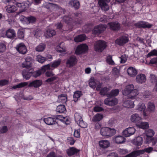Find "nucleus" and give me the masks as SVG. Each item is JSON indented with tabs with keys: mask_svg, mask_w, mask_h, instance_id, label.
Instances as JSON below:
<instances>
[{
	"mask_svg": "<svg viewBox=\"0 0 157 157\" xmlns=\"http://www.w3.org/2000/svg\"><path fill=\"white\" fill-rule=\"evenodd\" d=\"M122 94L125 95H129V98L134 99L139 94L138 90L134 89V86L133 84H129L126 86L124 90L122 91Z\"/></svg>",
	"mask_w": 157,
	"mask_h": 157,
	"instance_id": "obj_1",
	"label": "nucleus"
},
{
	"mask_svg": "<svg viewBox=\"0 0 157 157\" xmlns=\"http://www.w3.org/2000/svg\"><path fill=\"white\" fill-rule=\"evenodd\" d=\"M116 130L114 128H111L107 127L101 128L100 130V133L102 136L106 138H108L115 135Z\"/></svg>",
	"mask_w": 157,
	"mask_h": 157,
	"instance_id": "obj_2",
	"label": "nucleus"
},
{
	"mask_svg": "<svg viewBox=\"0 0 157 157\" xmlns=\"http://www.w3.org/2000/svg\"><path fill=\"white\" fill-rule=\"evenodd\" d=\"M107 46L106 42L102 40H99L94 44V49L97 52H101L106 48Z\"/></svg>",
	"mask_w": 157,
	"mask_h": 157,
	"instance_id": "obj_3",
	"label": "nucleus"
},
{
	"mask_svg": "<svg viewBox=\"0 0 157 157\" xmlns=\"http://www.w3.org/2000/svg\"><path fill=\"white\" fill-rule=\"evenodd\" d=\"M88 49V46L85 44H82L78 45L76 48L75 53L78 55L82 53H85Z\"/></svg>",
	"mask_w": 157,
	"mask_h": 157,
	"instance_id": "obj_4",
	"label": "nucleus"
},
{
	"mask_svg": "<svg viewBox=\"0 0 157 157\" xmlns=\"http://www.w3.org/2000/svg\"><path fill=\"white\" fill-rule=\"evenodd\" d=\"M33 60L29 56H27L25 58V61L22 63L21 67L23 68H29L32 66Z\"/></svg>",
	"mask_w": 157,
	"mask_h": 157,
	"instance_id": "obj_5",
	"label": "nucleus"
},
{
	"mask_svg": "<svg viewBox=\"0 0 157 157\" xmlns=\"http://www.w3.org/2000/svg\"><path fill=\"white\" fill-rule=\"evenodd\" d=\"M118 103V100L115 98H106L104 101L105 104L109 106H114L117 104Z\"/></svg>",
	"mask_w": 157,
	"mask_h": 157,
	"instance_id": "obj_6",
	"label": "nucleus"
},
{
	"mask_svg": "<svg viewBox=\"0 0 157 157\" xmlns=\"http://www.w3.org/2000/svg\"><path fill=\"white\" fill-rule=\"evenodd\" d=\"M16 48L19 53L25 54L27 52L26 47L23 43H20L17 44Z\"/></svg>",
	"mask_w": 157,
	"mask_h": 157,
	"instance_id": "obj_7",
	"label": "nucleus"
},
{
	"mask_svg": "<svg viewBox=\"0 0 157 157\" xmlns=\"http://www.w3.org/2000/svg\"><path fill=\"white\" fill-rule=\"evenodd\" d=\"M136 132V129L133 127L128 128L122 132V135L126 137H128L133 135Z\"/></svg>",
	"mask_w": 157,
	"mask_h": 157,
	"instance_id": "obj_8",
	"label": "nucleus"
},
{
	"mask_svg": "<svg viewBox=\"0 0 157 157\" xmlns=\"http://www.w3.org/2000/svg\"><path fill=\"white\" fill-rule=\"evenodd\" d=\"M98 3L101 9L103 10L106 11L109 9V6L107 3L109 2L110 0H98Z\"/></svg>",
	"mask_w": 157,
	"mask_h": 157,
	"instance_id": "obj_9",
	"label": "nucleus"
},
{
	"mask_svg": "<svg viewBox=\"0 0 157 157\" xmlns=\"http://www.w3.org/2000/svg\"><path fill=\"white\" fill-rule=\"evenodd\" d=\"M129 41L128 37L126 36H122L117 39L115 41V43L120 46H122L127 43Z\"/></svg>",
	"mask_w": 157,
	"mask_h": 157,
	"instance_id": "obj_10",
	"label": "nucleus"
},
{
	"mask_svg": "<svg viewBox=\"0 0 157 157\" xmlns=\"http://www.w3.org/2000/svg\"><path fill=\"white\" fill-rule=\"evenodd\" d=\"M136 27L139 28H151L152 26V24H149L145 21H139L135 24Z\"/></svg>",
	"mask_w": 157,
	"mask_h": 157,
	"instance_id": "obj_11",
	"label": "nucleus"
},
{
	"mask_svg": "<svg viewBox=\"0 0 157 157\" xmlns=\"http://www.w3.org/2000/svg\"><path fill=\"white\" fill-rule=\"evenodd\" d=\"M16 36V33L13 29H10L6 30V33L2 34L1 36L3 37H6L9 38H14Z\"/></svg>",
	"mask_w": 157,
	"mask_h": 157,
	"instance_id": "obj_12",
	"label": "nucleus"
},
{
	"mask_svg": "<svg viewBox=\"0 0 157 157\" xmlns=\"http://www.w3.org/2000/svg\"><path fill=\"white\" fill-rule=\"evenodd\" d=\"M30 5V4L28 1H26L22 3H17L16 6L20 8L19 10L21 12H23L26 10V8L29 7Z\"/></svg>",
	"mask_w": 157,
	"mask_h": 157,
	"instance_id": "obj_13",
	"label": "nucleus"
},
{
	"mask_svg": "<svg viewBox=\"0 0 157 157\" xmlns=\"http://www.w3.org/2000/svg\"><path fill=\"white\" fill-rule=\"evenodd\" d=\"M141 117L138 114L135 113L132 115L130 117V120L132 122L137 124L142 120Z\"/></svg>",
	"mask_w": 157,
	"mask_h": 157,
	"instance_id": "obj_14",
	"label": "nucleus"
},
{
	"mask_svg": "<svg viewBox=\"0 0 157 157\" xmlns=\"http://www.w3.org/2000/svg\"><path fill=\"white\" fill-rule=\"evenodd\" d=\"M106 26L105 25H100L96 26L94 29L93 32L94 33H100L105 30Z\"/></svg>",
	"mask_w": 157,
	"mask_h": 157,
	"instance_id": "obj_15",
	"label": "nucleus"
},
{
	"mask_svg": "<svg viewBox=\"0 0 157 157\" xmlns=\"http://www.w3.org/2000/svg\"><path fill=\"white\" fill-rule=\"evenodd\" d=\"M77 61L76 57L75 56H72L67 60L66 63L67 65L69 67H71L76 63Z\"/></svg>",
	"mask_w": 157,
	"mask_h": 157,
	"instance_id": "obj_16",
	"label": "nucleus"
},
{
	"mask_svg": "<svg viewBox=\"0 0 157 157\" xmlns=\"http://www.w3.org/2000/svg\"><path fill=\"white\" fill-rule=\"evenodd\" d=\"M123 106L126 108H132L134 107L135 105L133 101H131L129 99H125L123 102Z\"/></svg>",
	"mask_w": 157,
	"mask_h": 157,
	"instance_id": "obj_17",
	"label": "nucleus"
},
{
	"mask_svg": "<svg viewBox=\"0 0 157 157\" xmlns=\"http://www.w3.org/2000/svg\"><path fill=\"white\" fill-rule=\"evenodd\" d=\"M146 80L145 75L143 74H138L136 78V82L142 84L145 82Z\"/></svg>",
	"mask_w": 157,
	"mask_h": 157,
	"instance_id": "obj_18",
	"label": "nucleus"
},
{
	"mask_svg": "<svg viewBox=\"0 0 157 157\" xmlns=\"http://www.w3.org/2000/svg\"><path fill=\"white\" fill-rule=\"evenodd\" d=\"M42 84V81L41 80H36L30 82L28 85L29 87H33L38 88Z\"/></svg>",
	"mask_w": 157,
	"mask_h": 157,
	"instance_id": "obj_19",
	"label": "nucleus"
},
{
	"mask_svg": "<svg viewBox=\"0 0 157 157\" xmlns=\"http://www.w3.org/2000/svg\"><path fill=\"white\" fill-rule=\"evenodd\" d=\"M145 109L146 106L145 104L142 103H139L136 108V109L138 111H143V115L144 117L147 116L148 115L146 112L144 111Z\"/></svg>",
	"mask_w": 157,
	"mask_h": 157,
	"instance_id": "obj_20",
	"label": "nucleus"
},
{
	"mask_svg": "<svg viewBox=\"0 0 157 157\" xmlns=\"http://www.w3.org/2000/svg\"><path fill=\"white\" fill-rule=\"evenodd\" d=\"M143 141V138L141 136H138L133 140L132 143L136 146H140L142 144Z\"/></svg>",
	"mask_w": 157,
	"mask_h": 157,
	"instance_id": "obj_21",
	"label": "nucleus"
},
{
	"mask_svg": "<svg viewBox=\"0 0 157 157\" xmlns=\"http://www.w3.org/2000/svg\"><path fill=\"white\" fill-rule=\"evenodd\" d=\"M145 153L144 149L134 151L128 154L129 157H136Z\"/></svg>",
	"mask_w": 157,
	"mask_h": 157,
	"instance_id": "obj_22",
	"label": "nucleus"
},
{
	"mask_svg": "<svg viewBox=\"0 0 157 157\" xmlns=\"http://www.w3.org/2000/svg\"><path fill=\"white\" fill-rule=\"evenodd\" d=\"M147 110L150 113H153L155 110V106L153 102H148L147 105Z\"/></svg>",
	"mask_w": 157,
	"mask_h": 157,
	"instance_id": "obj_23",
	"label": "nucleus"
},
{
	"mask_svg": "<svg viewBox=\"0 0 157 157\" xmlns=\"http://www.w3.org/2000/svg\"><path fill=\"white\" fill-rule=\"evenodd\" d=\"M99 144L100 147L103 148L109 147L110 145L109 141L106 140H103L100 141Z\"/></svg>",
	"mask_w": 157,
	"mask_h": 157,
	"instance_id": "obj_24",
	"label": "nucleus"
},
{
	"mask_svg": "<svg viewBox=\"0 0 157 157\" xmlns=\"http://www.w3.org/2000/svg\"><path fill=\"white\" fill-rule=\"evenodd\" d=\"M113 140L117 144H121L125 142V139L122 136H114Z\"/></svg>",
	"mask_w": 157,
	"mask_h": 157,
	"instance_id": "obj_25",
	"label": "nucleus"
},
{
	"mask_svg": "<svg viewBox=\"0 0 157 157\" xmlns=\"http://www.w3.org/2000/svg\"><path fill=\"white\" fill-rule=\"evenodd\" d=\"M108 25L110 29L113 30H118L120 28V25L117 22L109 23H108Z\"/></svg>",
	"mask_w": 157,
	"mask_h": 157,
	"instance_id": "obj_26",
	"label": "nucleus"
},
{
	"mask_svg": "<svg viewBox=\"0 0 157 157\" xmlns=\"http://www.w3.org/2000/svg\"><path fill=\"white\" fill-rule=\"evenodd\" d=\"M127 73L129 76L133 77L137 74V71L134 67H130L127 69Z\"/></svg>",
	"mask_w": 157,
	"mask_h": 157,
	"instance_id": "obj_27",
	"label": "nucleus"
},
{
	"mask_svg": "<svg viewBox=\"0 0 157 157\" xmlns=\"http://www.w3.org/2000/svg\"><path fill=\"white\" fill-rule=\"evenodd\" d=\"M57 51L60 53H64L66 51V48L65 44L62 43L57 46L56 48Z\"/></svg>",
	"mask_w": 157,
	"mask_h": 157,
	"instance_id": "obj_28",
	"label": "nucleus"
},
{
	"mask_svg": "<svg viewBox=\"0 0 157 157\" xmlns=\"http://www.w3.org/2000/svg\"><path fill=\"white\" fill-rule=\"evenodd\" d=\"M44 122L47 124L51 125L55 124L56 123L55 118L51 117H48L43 119Z\"/></svg>",
	"mask_w": 157,
	"mask_h": 157,
	"instance_id": "obj_29",
	"label": "nucleus"
},
{
	"mask_svg": "<svg viewBox=\"0 0 157 157\" xmlns=\"http://www.w3.org/2000/svg\"><path fill=\"white\" fill-rule=\"evenodd\" d=\"M136 126L138 128L143 129H146L149 127V124L147 122H146L140 121Z\"/></svg>",
	"mask_w": 157,
	"mask_h": 157,
	"instance_id": "obj_30",
	"label": "nucleus"
},
{
	"mask_svg": "<svg viewBox=\"0 0 157 157\" xmlns=\"http://www.w3.org/2000/svg\"><path fill=\"white\" fill-rule=\"evenodd\" d=\"M56 34V32L54 30L47 29L44 33V36L48 38L52 37Z\"/></svg>",
	"mask_w": 157,
	"mask_h": 157,
	"instance_id": "obj_31",
	"label": "nucleus"
},
{
	"mask_svg": "<svg viewBox=\"0 0 157 157\" xmlns=\"http://www.w3.org/2000/svg\"><path fill=\"white\" fill-rule=\"evenodd\" d=\"M98 82V81L94 78L91 77L89 80V85L93 89H95L96 86Z\"/></svg>",
	"mask_w": 157,
	"mask_h": 157,
	"instance_id": "obj_32",
	"label": "nucleus"
},
{
	"mask_svg": "<svg viewBox=\"0 0 157 157\" xmlns=\"http://www.w3.org/2000/svg\"><path fill=\"white\" fill-rule=\"evenodd\" d=\"M69 4L75 9H78L80 6L79 2L77 0H71L69 2Z\"/></svg>",
	"mask_w": 157,
	"mask_h": 157,
	"instance_id": "obj_33",
	"label": "nucleus"
},
{
	"mask_svg": "<svg viewBox=\"0 0 157 157\" xmlns=\"http://www.w3.org/2000/svg\"><path fill=\"white\" fill-rule=\"evenodd\" d=\"M79 151L75 147H72L67 149V152L68 155L71 156L77 153Z\"/></svg>",
	"mask_w": 157,
	"mask_h": 157,
	"instance_id": "obj_34",
	"label": "nucleus"
},
{
	"mask_svg": "<svg viewBox=\"0 0 157 157\" xmlns=\"http://www.w3.org/2000/svg\"><path fill=\"white\" fill-rule=\"evenodd\" d=\"M86 39V36L84 35H80L75 37L74 40L75 42H82Z\"/></svg>",
	"mask_w": 157,
	"mask_h": 157,
	"instance_id": "obj_35",
	"label": "nucleus"
},
{
	"mask_svg": "<svg viewBox=\"0 0 157 157\" xmlns=\"http://www.w3.org/2000/svg\"><path fill=\"white\" fill-rule=\"evenodd\" d=\"M150 78L151 82L155 84L154 89L157 92V78L155 75L153 74L150 75Z\"/></svg>",
	"mask_w": 157,
	"mask_h": 157,
	"instance_id": "obj_36",
	"label": "nucleus"
},
{
	"mask_svg": "<svg viewBox=\"0 0 157 157\" xmlns=\"http://www.w3.org/2000/svg\"><path fill=\"white\" fill-rule=\"evenodd\" d=\"M28 84V82H23L14 86L12 87V89H16L17 88H20L26 86Z\"/></svg>",
	"mask_w": 157,
	"mask_h": 157,
	"instance_id": "obj_37",
	"label": "nucleus"
},
{
	"mask_svg": "<svg viewBox=\"0 0 157 157\" xmlns=\"http://www.w3.org/2000/svg\"><path fill=\"white\" fill-rule=\"evenodd\" d=\"M7 12L8 13H13L17 10V7L14 5H8L6 7Z\"/></svg>",
	"mask_w": 157,
	"mask_h": 157,
	"instance_id": "obj_38",
	"label": "nucleus"
},
{
	"mask_svg": "<svg viewBox=\"0 0 157 157\" xmlns=\"http://www.w3.org/2000/svg\"><path fill=\"white\" fill-rule=\"evenodd\" d=\"M45 47L46 45L44 44L40 43L36 47L35 50L38 52H42L44 50Z\"/></svg>",
	"mask_w": 157,
	"mask_h": 157,
	"instance_id": "obj_39",
	"label": "nucleus"
},
{
	"mask_svg": "<svg viewBox=\"0 0 157 157\" xmlns=\"http://www.w3.org/2000/svg\"><path fill=\"white\" fill-rule=\"evenodd\" d=\"M103 117L102 114L97 113L94 116L92 119V121L94 122H97L100 121L101 120Z\"/></svg>",
	"mask_w": 157,
	"mask_h": 157,
	"instance_id": "obj_40",
	"label": "nucleus"
},
{
	"mask_svg": "<svg viewBox=\"0 0 157 157\" xmlns=\"http://www.w3.org/2000/svg\"><path fill=\"white\" fill-rule=\"evenodd\" d=\"M67 98V96L66 94H62L59 96L58 101L59 102L64 103L66 102Z\"/></svg>",
	"mask_w": 157,
	"mask_h": 157,
	"instance_id": "obj_41",
	"label": "nucleus"
},
{
	"mask_svg": "<svg viewBox=\"0 0 157 157\" xmlns=\"http://www.w3.org/2000/svg\"><path fill=\"white\" fill-rule=\"evenodd\" d=\"M61 60L60 59H59L57 60L54 61L53 62L51 63V67L53 69L56 68L60 64Z\"/></svg>",
	"mask_w": 157,
	"mask_h": 157,
	"instance_id": "obj_42",
	"label": "nucleus"
},
{
	"mask_svg": "<svg viewBox=\"0 0 157 157\" xmlns=\"http://www.w3.org/2000/svg\"><path fill=\"white\" fill-rule=\"evenodd\" d=\"M32 71H26L24 70L22 72V75L24 78L29 79L30 78L31 76L32 75Z\"/></svg>",
	"mask_w": 157,
	"mask_h": 157,
	"instance_id": "obj_43",
	"label": "nucleus"
},
{
	"mask_svg": "<svg viewBox=\"0 0 157 157\" xmlns=\"http://www.w3.org/2000/svg\"><path fill=\"white\" fill-rule=\"evenodd\" d=\"M56 111L59 113H65L66 111V110L64 105H60L57 107Z\"/></svg>",
	"mask_w": 157,
	"mask_h": 157,
	"instance_id": "obj_44",
	"label": "nucleus"
},
{
	"mask_svg": "<svg viewBox=\"0 0 157 157\" xmlns=\"http://www.w3.org/2000/svg\"><path fill=\"white\" fill-rule=\"evenodd\" d=\"M82 95V93L81 91H76L74 92L73 95L74 100L76 102L80 98Z\"/></svg>",
	"mask_w": 157,
	"mask_h": 157,
	"instance_id": "obj_45",
	"label": "nucleus"
},
{
	"mask_svg": "<svg viewBox=\"0 0 157 157\" xmlns=\"http://www.w3.org/2000/svg\"><path fill=\"white\" fill-rule=\"evenodd\" d=\"M75 122L78 124V122L82 120V115L78 113H75Z\"/></svg>",
	"mask_w": 157,
	"mask_h": 157,
	"instance_id": "obj_46",
	"label": "nucleus"
},
{
	"mask_svg": "<svg viewBox=\"0 0 157 157\" xmlns=\"http://www.w3.org/2000/svg\"><path fill=\"white\" fill-rule=\"evenodd\" d=\"M32 76L36 78L42 74L43 73V72L40 69L35 71H32Z\"/></svg>",
	"mask_w": 157,
	"mask_h": 157,
	"instance_id": "obj_47",
	"label": "nucleus"
},
{
	"mask_svg": "<svg viewBox=\"0 0 157 157\" xmlns=\"http://www.w3.org/2000/svg\"><path fill=\"white\" fill-rule=\"evenodd\" d=\"M51 67V65L50 64H48L45 65H44L41 67L40 69L43 72V73H44L45 71L47 70H52Z\"/></svg>",
	"mask_w": 157,
	"mask_h": 157,
	"instance_id": "obj_48",
	"label": "nucleus"
},
{
	"mask_svg": "<svg viewBox=\"0 0 157 157\" xmlns=\"http://www.w3.org/2000/svg\"><path fill=\"white\" fill-rule=\"evenodd\" d=\"M36 60L40 63H42L46 60V58L41 55H38L36 56Z\"/></svg>",
	"mask_w": 157,
	"mask_h": 157,
	"instance_id": "obj_49",
	"label": "nucleus"
},
{
	"mask_svg": "<svg viewBox=\"0 0 157 157\" xmlns=\"http://www.w3.org/2000/svg\"><path fill=\"white\" fill-rule=\"evenodd\" d=\"M109 90V89L108 88L105 87L101 89L100 91V94L101 95H106Z\"/></svg>",
	"mask_w": 157,
	"mask_h": 157,
	"instance_id": "obj_50",
	"label": "nucleus"
},
{
	"mask_svg": "<svg viewBox=\"0 0 157 157\" xmlns=\"http://www.w3.org/2000/svg\"><path fill=\"white\" fill-rule=\"evenodd\" d=\"M154 131L152 129H149L145 132L146 136L152 137L155 134Z\"/></svg>",
	"mask_w": 157,
	"mask_h": 157,
	"instance_id": "obj_51",
	"label": "nucleus"
},
{
	"mask_svg": "<svg viewBox=\"0 0 157 157\" xmlns=\"http://www.w3.org/2000/svg\"><path fill=\"white\" fill-rule=\"evenodd\" d=\"M119 90L117 89L113 90L111 91L110 94H109V96H116L119 94Z\"/></svg>",
	"mask_w": 157,
	"mask_h": 157,
	"instance_id": "obj_52",
	"label": "nucleus"
},
{
	"mask_svg": "<svg viewBox=\"0 0 157 157\" xmlns=\"http://www.w3.org/2000/svg\"><path fill=\"white\" fill-rule=\"evenodd\" d=\"M49 8L51 10H57L59 9V6L54 4L49 3L48 4Z\"/></svg>",
	"mask_w": 157,
	"mask_h": 157,
	"instance_id": "obj_53",
	"label": "nucleus"
},
{
	"mask_svg": "<svg viewBox=\"0 0 157 157\" xmlns=\"http://www.w3.org/2000/svg\"><path fill=\"white\" fill-rule=\"evenodd\" d=\"M36 18L33 16H31L27 17V24H28L30 23H33L36 21Z\"/></svg>",
	"mask_w": 157,
	"mask_h": 157,
	"instance_id": "obj_54",
	"label": "nucleus"
},
{
	"mask_svg": "<svg viewBox=\"0 0 157 157\" xmlns=\"http://www.w3.org/2000/svg\"><path fill=\"white\" fill-rule=\"evenodd\" d=\"M78 124L82 128H86L87 126V124L83 121L82 120L78 122Z\"/></svg>",
	"mask_w": 157,
	"mask_h": 157,
	"instance_id": "obj_55",
	"label": "nucleus"
},
{
	"mask_svg": "<svg viewBox=\"0 0 157 157\" xmlns=\"http://www.w3.org/2000/svg\"><path fill=\"white\" fill-rule=\"evenodd\" d=\"M19 19L20 21L23 23L24 24H27V17H26L24 16L21 15Z\"/></svg>",
	"mask_w": 157,
	"mask_h": 157,
	"instance_id": "obj_56",
	"label": "nucleus"
},
{
	"mask_svg": "<svg viewBox=\"0 0 157 157\" xmlns=\"http://www.w3.org/2000/svg\"><path fill=\"white\" fill-rule=\"evenodd\" d=\"M120 58L121 59V63H124L127 60V56L126 55L124 54L120 57Z\"/></svg>",
	"mask_w": 157,
	"mask_h": 157,
	"instance_id": "obj_57",
	"label": "nucleus"
},
{
	"mask_svg": "<svg viewBox=\"0 0 157 157\" xmlns=\"http://www.w3.org/2000/svg\"><path fill=\"white\" fill-rule=\"evenodd\" d=\"M9 83V80L6 79H3L0 80V86H2L7 85Z\"/></svg>",
	"mask_w": 157,
	"mask_h": 157,
	"instance_id": "obj_58",
	"label": "nucleus"
},
{
	"mask_svg": "<svg viewBox=\"0 0 157 157\" xmlns=\"http://www.w3.org/2000/svg\"><path fill=\"white\" fill-rule=\"evenodd\" d=\"M152 56H157V50L154 49L149 53L147 55L148 57Z\"/></svg>",
	"mask_w": 157,
	"mask_h": 157,
	"instance_id": "obj_59",
	"label": "nucleus"
},
{
	"mask_svg": "<svg viewBox=\"0 0 157 157\" xmlns=\"http://www.w3.org/2000/svg\"><path fill=\"white\" fill-rule=\"evenodd\" d=\"M8 131V128L6 126H3L0 128V133H6Z\"/></svg>",
	"mask_w": 157,
	"mask_h": 157,
	"instance_id": "obj_60",
	"label": "nucleus"
},
{
	"mask_svg": "<svg viewBox=\"0 0 157 157\" xmlns=\"http://www.w3.org/2000/svg\"><path fill=\"white\" fill-rule=\"evenodd\" d=\"M17 35L19 38L20 39H22L24 37V33L23 31L21 30H18Z\"/></svg>",
	"mask_w": 157,
	"mask_h": 157,
	"instance_id": "obj_61",
	"label": "nucleus"
},
{
	"mask_svg": "<svg viewBox=\"0 0 157 157\" xmlns=\"http://www.w3.org/2000/svg\"><path fill=\"white\" fill-rule=\"evenodd\" d=\"M6 49V45L3 43H0V52H3Z\"/></svg>",
	"mask_w": 157,
	"mask_h": 157,
	"instance_id": "obj_62",
	"label": "nucleus"
},
{
	"mask_svg": "<svg viewBox=\"0 0 157 157\" xmlns=\"http://www.w3.org/2000/svg\"><path fill=\"white\" fill-rule=\"evenodd\" d=\"M119 71L116 68L114 67L113 69V73L114 75L117 77L119 75Z\"/></svg>",
	"mask_w": 157,
	"mask_h": 157,
	"instance_id": "obj_63",
	"label": "nucleus"
},
{
	"mask_svg": "<svg viewBox=\"0 0 157 157\" xmlns=\"http://www.w3.org/2000/svg\"><path fill=\"white\" fill-rule=\"evenodd\" d=\"M106 60L107 62L109 64L111 65H113L114 64V63L112 59L111 56H110L107 57Z\"/></svg>",
	"mask_w": 157,
	"mask_h": 157,
	"instance_id": "obj_64",
	"label": "nucleus"
}]
</instances>
